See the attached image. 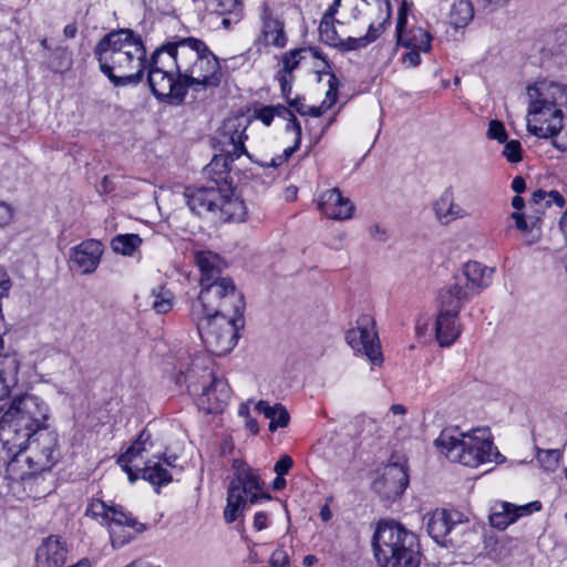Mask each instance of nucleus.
I'll return each mask as SVG.
<instances>
[{
	"instance_id": "6",
	"label": "nucleus",
	"mask_w": 567,
	"mask_h": 567,
	"mask_svg": "<svg viewBox=\"0 0 567 567\" xmlns=\"http://www.w3.org/2000/svg\"><path fill=\"white\" fill-rule=\"evenodd\" d=\"M374 557L381 567H419L416 536L393 519L380 520L372 538Z\"/></svg>"
},
{
	"instance_id": "7",
	"label": "nucleus",
	"mask_w": 567,
	"mask_h": 567,
	"mask_svg": "<svg viewBox=\"0 0 567 567\" xmlns=\"http://www.w3.org/2000/svg\"><path fill=\"white\" fill-rule=\"evenodd\" d=\"M435 445L450 461L468 467L497 462L501 457L491 433L485 429H475L467 433L445 429L435 440Z\"/></svg>"
},
{
	"instance_id": "12",
	"label": "nucleus",
	"mask_w": 567,
	"mask_h": 567,
	"mask_svg": "<svg viewBox=\"0 0 567 567\" xmlns=\"http://www.w3.org/2000/svg\"><path fill=\"white\" fill-rule=\"evenodd\" d=\"M10 453L16 458L23 457L33 474L51 470L59 457L58 434L48 427L30 435L28 442Z\"/></svg>"
},
{
	"instance_id": "32",
	"label": "nucleus",
	"mask_w": 567,
	"mask_h": 567,
	"mask_svg": "<svg viewBox=\"0 0 567 567\" xmlns=\"http://www.w3.org/2000/svg\"><path fill=\"white\" fill-rule=\"evenodd\" d=\"M247 207L244 200L235 197L228 186H224L223 200L218 205L217 217L225 221H244Z\"/></svg>"
},
{
	"instance_id": "47",
	"label": "nucleus",
	"mask_w": 567,
	"mask_h": 567,
	"mask_svg": "<svg viewBox=\"0 0 567 567\" xmlns=\"http://www.w3.org/2000/svg\"><path fill=\"white\" fill-rule=\"evenodd\" d=\"M293 461L289 455H282L275 464L274 471L278 476L286 475L292 467Z\"/></svg>"
},
{
	"instance_id": "63",
	"label": "nucleus",
	"mask_w": 567,
	"mask_h": 567,
	"mask_svg": "<svg viewBox=\"0 0 567 567\" xmlns=\"http://www.w3.org/2000/svg\"><path fill=\"white\" fill-rule=\"evenodd\" d=\"M246 427L252 433L257 434L259 432V425L258 422L252 419L251 416L246 419Z\"/></svg>"
},
{
	"instance_id": "58",
	"label": "nucleus",
	"mask_w": 567,
	"mask_h": 567,
	"mask_svg": "<svg viewBox=\"0 0 567 567\" xmlns=\"http://www.w3.org/2000/svg\"><path fill=\"white\" fill-rule=\"evenodd\" d=\"M341 0H334L333 3L328 8V10L324 12L321 19H336L334 16L337 14L339 7H340Z\"/></svg>"
},
{
	"instance_id": "22",
	"label": "nucleus",
	"mask_w": 567,
	"mask_h": 567,
	"mask_svg": "<svg viewBox=\"0 0 567 567\" xmlns=\"http://www.w3.org/2000/svg\"><path fill=\"white\" fill-rule=\"evenodd\" d=\"M395 45L406 50H420L427 53L432 49L433 35L421 27L406 29V11L401 8L396 18L395 25Z\"/></svg>"
},
{
	"instance_id": "2",
	"label": "nucleus",
	"mask_w": 567,
	"mask_h": 567,
	"mask_svg": "<svg viewBox=\"0 0 567 567\" xmlns=\"http://www.w3.org/2000/svg\"><path fill=\"white\" fill-rule=\"evenodd\" d=\"M100 71L115 86L136 84L143 78L146 51L140 37L131 29L106 33L94 47Z\"/></svg>"
},
{
	"instance_id": "60",
	"label": "nucleus",
	"mask_w": 567,
	"mask_h": 567,
	"mask_svg": "<svg viewBox=\"0 0 567 567\" xmlns=\"http://www.w3.org/2000/svg\"><path fill=\"white\" fill-rule=\"evenodd\" d=\"M548 197V192H545L543 189H537L532 194V200L535 204H539L542 202L546 203V199Z\"/></svg>"
},
{
	"instance_id": "54",
	"label": "nucleus",
	"mask_w": 567,
	"mask_h": 567,
	"mask_svg": "<svg viewBox=\"0 0 567 567\" xmlns=\"http://www.w3.org/2000/svg\"><path fill=\"white\" fill-rule=\"evenodd\" d=\"M290 107H293L300 115H307L308 106L303 103L302 99L296 97L287 101Z\"/></svg>"
},
{
	"instance_id": "28",
	"label": "nucleus",
	"mask_w": 567,
	"mask_h": 567,
	"mask_svg": "<svg viewBox=\"0 0 567 567\" xmlns=\"http://www.w3.org/2000/svg\"><path fill=\"white\" fill-rule=\"evenodd\" d=\"M68 548L60 536L50 535L38 547L37 567H63L66 563Z\"/></svg>"
},
{
	"instance_id": "41",
	"label": "nucleus",
	"mask_w": 567,
	"mask_h": 567,
	"mask_svg": "<svg viewBox=\"0 0 567 567\" xmlns=\"http://www.w3.org/2000/svg\"><path fill=\"white\" fill-rule=\"evenodd\" d=\"M486 135L489 140H495L499 143L506 142L507 138V132L505 130V126L498 120L489 121Z\"/></svg>"
},
{
	"instance_id": "8",
	"label": "nucleus",
	"mask_w": 567,
	"mask_h": 567,
	"mask_svg": "<svg viewBox=\"0 0 567 567\" xmlns=\"http://www.w3.org/2000/svg\"><path fill=\"white\" fill-rule=\"evenodd\" d=\"M147 81L156 99L173 104L184 102L186 90L183 79L177 75L175 53L171 50L169 43L153 53Z\"/></svg>"
},
{
	"instance_id": "38",
	"label": "nucleus",
	"mask_w": 567,
	"mask_h": 567,
	"mask_svg": "<svg viewBox=\"0 0 567 567\" xmlns=\"http://www.w3.org/2000/svg\"><path fill=\"white\" fill-rule=\"evenodd\" d=\"M153 302L152 308L157 313H167L172 310L174 305V295L168 289L161 287L158 290L152 291Z\"/></svg>"
},
{
	"instance_id": "26",
	"label": "nucleus",
	"mask_w": 567,
	"mask_h": 567,
	"mask_svg": "<svg viewBox=\"0 0 567 567\" xmlns=\"http://www.w3.org/2000/svg\"><path fill=\"white\" fill-rule=\"evenodd\" d=\"M318 209L328 218L347 220L353 216L354 205L339 188L322 192L317 199Z\"/></svg>"
},
{
	"instance_id": "9",
	"label": "nucleus",
	"mask_w": 567,
	"mask_h": 567,
	"mask_svg": "<svg viewBox=\"0 0 567 567\" xmlns=\"http://www.w3.org/2000/svg\"><path fill=\"white\" fill-rule=\"evenodd\" d=\"M234 477L227 489V504L224 509V518L230 524L238 519L247 502L255 504L260 498L269 496L262 493V483L252 468L241 460L233 462Z\"/></svg>"
},
{
	"instance_id": "31",
	"label": "nucleus",
	"mask_w": 567,
	"mask_h": 567,
	"mask_svg": "<svg viewBox=\"0 0 567 567\" xmlns=\"http://www.w3.org/2000/svg\"><path fill=\"white\" fill-rule=\"evenodd\" d=\"M336 23H339L337 19H321L319 24V34L320 40L323 43L332 48H337L340 51H353L365 48L364 45L352 43V41H357L358 38L347 37L343 39L339 35Z\"/></svg>"
},
{
	"instance_id": "24",
	"label": "nucleus",
	"mask_w": 567,
	"mask_h": 567,
	"mask_svg": "<svg viewBox=\"0 0 567 567\" xmlns=\"http://www.w3.org/2000/svg\"><path fill=\"white\" fill-rule=\"evenodd\" d=\"M197 393V406L207 414L221 413L228 405L230 388L223 379H213L212 382L200 389Z\"/></svg>"
},
{
	"instance_id": "33",
	"label": "nucleus",
	"mask_w": 567,
	"mask_h": 567,
	"mask_svg": "<svg viewBox=\"0 0 567 567\" xmlns=\"http://www.w3.org/2000/svg\"><path fill=\"white\" fill-rule=\"evenodd\" d=\"M0 367V400H3L19 382L20 359L17 354L6 355Z\"/></svg>"
},
{
	"instance_id": "37",
	"label": "nucleus",
	"mask_w": 567,
	"mask_h": 567,
	"mask_svg": "<svg viewBox=\"0 0 567 567\" xmlns=\"http://www.w3.org/2000/svg\"><path fill=\"white\" fill-rule=\"evenodd\" d=\"M309 53L319 56L317 51L311 48L293 49L285 53L282 56V69L279 72L291 75L292 71L298 68L299 63L306 59Z\"/></svg>"
},
{
	"instance_id": "10",
	"label": "nucleus",
	"mask_w": 567,
	"mask_h": 567,
	"mask_svg": "<svg viewBox=\"0 0 567 567\" xmlns=\"http://www.w3.org/2000/svg\"><path fill=\"white\" fill-rule=\"evenodd\" d=\"M153 447L152 435L147 430H143L134 443L123 453L117 463L124 472L127 473L131 482H135L141 473L142 478L153 485H163L172 481V475L158 460L147 458V454Z\"/></svg>"
},
{
	"instance_id": "18",
	"label": "nucleus",
	"mask_w": 567,
	"mask_h": 567,
	"mask_svg": "<svg viewBox=\"0 0 567 567\" xmlns=\"http://www.w3.org/2000/svg\"><path fill=\"white\" fill-rule=\"evenodd\" d=\"M194 261L200 271V292L204 290L217 287L227 288V290L237 291L230 278L221 277L223 270L226 268V262L210 250H198L194 254Z\"/></svg>"
},
{
	"instance_id": "42",
	"label": "nucleus",
	"mask_w": 567,
	"mask_h": 567,
	"mask_svg": "<svg viewBox=\"0 0 567 567\" xmlns=\"http://www.w3.org/2000/svg\"><path fill=\"white\" fill-rule=\"evenodd\" d=\"M218 12L220 14H231L237 20L241 10L238 0H217Z\"/></svg>"
},
{
	"instance_id": "46",
	"label": "nucleus",
	"mask_w": 567,
	"mask_h": 567,
	"mask_svg": "<svg viewBox=\"0 0 567 567\" xmlns=\"http://www.w3.org/2000/svg\"><path fill=\"white\" fill-rule=\"evenodd\" d=\"M277 79L280 84L282 96L288 101L289 94L291 93V83L293 81V76L290 74H285L281 72H278Z\"/></svg>"
},
{
	"instance_id": "45",
	"label": "nucleus",
	"mask_w": 567,
	"mask_h": 567,
	"mask_svg": "<svg viewBox=\"0 0 567 567\" xmlns=\"http://www.w3.org/2000/svg\"><path fill=\"white\" fill-rule=\"evenodd\" d=\"M288 554L282 546H279L270 557V564L274 567H285L288 565Z\"/></svg>"
},
{
	"instance_id": "40",
	"label": "nucleus",
	"mask_w": 567,
	"mask_h": 567,
	"mask_svg": "<svg viewBox=\"0 0 567 567\" xmlns=\"http://www.w3.org/2000/svg\"><path fill=\"white\" fill-rule=\"evenodd\" d=\"M503 155L509 163H518L523 159L522 145L517 140H511L505 143Z\"/></svg>"
},
{
	"instance_id": "17",
	"label": "nucleus",
	"mask_w": 567,
	"mask_h": 567,
	"mask_svg": "<svg viewBox=\"0 0 567 567\" xmlns=\"http://www.w3.org/2000/svg\"><path fill=\"white\" fill-rule=\"evenodd\" d=\"M427 534L443 547H453L457 543V534L463 529L461 515L457 512L435 509L424 516Z\"/></svg>"
},
{
	"instance_id": "48",
	"label": "nucleus",
	"mask_w": 567,
	"mask_h": 567,
	"mask_svg": "<svg viewBox=\"0 0 567 567\" xmlns=\"http://www.w3.org/2000/svg\"><path fill=\"white\" fill-rule=\"evenodd\" d=\"M299 146L300 143H297V138H295L293 145L285 148L284 154L277 158H274L269 165L272 167L281 165L284 162L290 158V156L299 148Z\"/></svg>"
},
{
	"instance_id": "36",
	"label": "nucleus",
	"mask_w": 567,
	"mask_h": 567,
	"mask_svg": "<svg viewBox=\"0 0 567 567\" xmlns=\"http://www.w3.org/2000/svg\"><path fill=\"white\" fill-rule=\"evenodd\" d=\"M141 244L142 239L136 234L117 235L111 241L112 249L124 256H132Z\"/></svg>"
},
{
	"instance_id": "21",
	"label": "nucleus",
	"mask_w": 567,
	"mask_h": 567,
	"mask_svg": "<svg viewBox=\"0 0 567 567\" xmlns=\"http://www.w3.org/2000/svg\"><path fill=\"white\" fill-rule=\"evenodd\" d=\"M542 509V503L534 501L524 505H515L505 501H497L491 507L489 523L499 530L506 529L520 517L532 515Z\"/></svg>"
},
{
	"instance_id": "59",
	"label": "nucleus",
	"mask_w": 567,
	"mask_h": 567,
	"mask_svg": "<svg viewBox=\"0 0 567 567\" xmlns=\"http://www.w3.org/2000/svg\"><path fill=\"white\" fill-rule=\"evenodd\" d=\"M369 230H370V235L373 238H377L380 240H383L385 238V230L382 229L380 225H372Z\"/></svg>"
},
{
	"instance_id": "27",
	"label": "nucleus",
	"mask_w": 567,
	"mask_h": 567,
	"mask_svg": "<svg viewBox=\"0 0 567 567\" xmlns=\"http://www.w3.org/2000/svg\"><path fill=\"white\" fill-rule=\"evenodd\" d=\"M247 126L248 121L243 117H231L224 122L220 130L224 140L220 142L225 146H230V150H226V152L231 162L246 153L244 142L247 138L245 134Z\"/></svg>"
},
{
	"instance_id": "57",
	"label": "nucleus",
	"mask_w": 567,
	"mask_h": 567,
	"mask_svg": "<svg viewBox=\"0 0 567 567\" xmlns=\"http://www.w3.org/2000/svg\"><path fill=\"white\" fill-rule=\"evenodd\" d=\"M272 110L275 116H279L285 120H287L289 116L293 114L289 107H286L284 105L272 106Z\"/></svg>"
},
{
	"instance_id": "23",
	"label": "nucleus",
	"mask_w": 567,
	"mask_h": 567,
	"mask_svg": "<svg viewBox=\"0 0 567 567\" xmlns=\"http://www.w3.org/2000/svg\"><path fill=\"white\" fill-rule=\"evenodd\" d=\"M409 484V475L403 465L392 463L373 483V488L385 499L400 497Z\"/></svg>"
},
{
	"instance_id": "35",
	"label": "nucleus",
	"mask_w": 567,
	"mask_h": 567,
	"mask_svg": "<svg viewBox=\"0 0 567 567\" xmlns=\"http://www.w3.org/2000/svg\"><path fill=\"white\" fill-rule=\"evenodd\" d=\"M474 10L470 0H455L451 11V23L456 28L466 25L473 18Z\"/></svg>"
},
{
	"instance_id": "16",
	"label": "nucleus",
	"mask_w": 567,
	"mask_h": 567,
	"mask_svg": "<svg viewBox=\"0 0 567 567\" xmlns=\"http://www.w3.org/2000/svg\"><path fill=\"white\" fill-rule=\"evenodd\" d=\"M346 340L354 351L367 355L372 364H381L380 342L375 330V322L371 316H361L357 321V327L347 332Z\"/></svg>"
},
{
	"instance_id": "51",
	"label": "nucleus",
	"mask_w": 567,
	"mask_h": 567,
	"mask_svg": "<svg viewBox=\"0 0 567 567\" xmlns=\"http://www.w3.org/2000/svg\"><path fill=\"white\" fill-rule=\"evenodd\" d=\"M514 220L515 227L520 231H527L529 229L528 221L525 215L520 212H513L509 216Z\"/></svg>"
},
{
	"instance_id": "56",
	"label": "nucleus",
	"mask_w": 567,
	"mask_h": 567,
	"mask_svg": "<svg viewBox=\"0 0 567 567\" xmlns=\"http://www.w3.org/2000/svg\"><path fill=\"white\" fill-rule=\"evenodd\" d=\"M526 188V182L522 176H516L512 182V189L518 195Z\"/></svg>"
},
{
	"instance_id": "55",
	"label": "nucleus",
	"mask_w": 567,
	"mask_h": 567,
	"mask_svg": "<svg viewBox=\"0 0 567 567\" xmlns=\"http://www.w3.org/2000/svg\"><path fill=\"white\" fill-rule=\"evenodd\" d=\"M268 517L264 512H258L254 516V527L257 530H262L267 527Z\"/></svg>"
},
{
	"instance_id": "5",
	"label": "nucleus",
	"mask_w": 567,
	"mask_h": 567,
	"mask_svg": "<svg viewBox=\"0 0 567 567\" xmlns=\"http://www.w3.org/2000/svg\"><path fill=\"white\" fill-rule=\"evenodd\" d=\"M50 409L47 402L33 394L13 399L0 419V440L8 452L22 446L30 435L48 429Z\"/></svg>"
},
{
	"instance_id": "4",
	"label": "nucleus",
	"mask_w": 567,
	"mask_h": 567,
	"mask_svg": "<svg viewBox=\"0 0 567 567\" xmlns=\"http://www.w3.org/2000/svg\"><path fill=\"white\" fill-rule=\"evenodd\" d=\"M527 131L538 138L558 136L563 130V107H567V87L540 81L527 87Z\"/></svg>"
},
{
	"instance_id": "11",
	"label": "nucleus",
	"mask_w": 567,
	"mask_h": 567,
	"mask_svg": "<svg viewBox=\"0 0 567 567\" xmlns=\"http://www.w3.org/2000/svg\"><path fill=\"white\" fill-rule=\"evenodd\" d=\"M86 515L106 525L113 547H121L145 530L131 513L120 505H107L101 499H93L86 507Z\"/></svg>"
},
{
	"instance_id": "61",
	"label": "nucleus",
	"mask_w": 567,
	"mask_h": 567,
	"mask_svg": "<svg viewBox=\"0 0 567 567\" xmlns=\"http://www.w3.org/2000/svg\"><path fill=\"white\" fill-rule=\"evenodd\" d=\"M327 110H329V109L328 107H323V102H322L320 106L308 107L307 109V111H308L307 115H310L312 117H318L322 113H324Z\"/></svg>"
},
{
	"instance_id": "30",
	"label": "nucleus",
	"mask_w": 567,
	"mask_h": 567,
	"mask_svg": "<svg viewBox=\"0 0 567 567\" xmlns=\"http://www.w3.org/2000/svg\"><path fill=\"white\" fill-rule=\"evenodd\" d=\"M433 209L436 219L443 225L471 216V213L466 208L454 202L451 190H445L435 200Z\"/></svg>"
},
{
	"instance_id": "64",
	"label": "nucleus",
	"mask_w": 567,
	"mask_h": 567,
	"mask_svg": "<svg viewBox=\"0 0 567 567\" xmlns=\"http://www.w3.org/2000/svg\"><path fill=\"white\" fill-rule=\"evenodd\" d=\"M319 516L320 518L323 520V522H328L331 519L332 517V512L329 507L328 504L323 505L321 508H320V513H319Z\"/></svg>"
},
{
	"instance_id": "15",
	"label": "nucleus",
	"mask_w": 567,
	"mask_h": 567,
	"mask_svg": "<svg viewBox=\"0 0 567 567\" xmlns=\"http://www.w3.org/2000/svg\"><path fill=\"white\" fill-rule=\"evenodd\" d=\"M464 303L439 292V311L435 321V337L441 347L452 346L462 333L460 311Z\"/></svg>"
},
{
	"instance_id": "49",
	"label": "nucleus",
	"mask_w": 567,
	"mask_h": 567,
	"mask_svg": "<svg viewBox=\"0 0 567 567\" xmlns=\"http://www.w3.org/2000/svg\"><path fill=\"white\" fill-rule=\"evenodd\" d=\"M287 121L288 122L286 125V130L288 132H293L295 138H297V143H300L301 136H302V128H301L300 122L297 120V117L293 114L291 116H289L287 118Z\"/></svg>"
},
{
	"instance_id": "1",
	"label": "nucleus",
	"mask_w": 567,
	"mask_h": 567,
	"mask_svg": "<svg viewBox=\"0 0 567 567\" xmlns=\"http://www.w3.org/2000/svg\"><path fill=\"white\" fill-rule=\"evenodd\" d=\"M243 296L224 287L204 290L190 303L189 317L209 352L215 355L229 353L237 343L243 327Z\"/></svg>"
},
{
	"instance_id": "19",
	"label": "nucleus",
	"mask_w": 567,
	"mask_h": 567,
	"mask_svg": "<svg viewBox=\"0 0 567 567\" xmlns=\"http://www.w3.org/2000/svg\"><path fill=\"white\" fill-rule=\"evenodd\" d=\"M223 192L224 187L214 179L207 185L186 187L184 198L192 213L198 216L212 213L217 216L218 205L223 200Z\"/></svg>"
},
{
	"instance_id": "53",
	"label": "nucleus",
	"mask_w": 567,
	"mask_h": 567,
	"mask_svg": "<svg viewBox=\"0 0 567 567\" xmlns=\"http://www.w3.org/2000/svg\"><path fill=\"white\" fill-rule=\"evenodd\" d=\"M555 204L558 207H563L565 205V199L563 195L558 190H549L548 197L546 199V206H550Z\"/></svg>"
},
{
	"instance_id": "34",
	"label": "nucleus",
	"mask_w": 567,
	"mask_h": 567,
	"mask_svg": "<svg viewBox=\"0 0 567 567\" xmlns=\"http://www.w3.org/2000/svg\"><path fill=\"white\" fill-rule=\"evenodd\" d=\"M255 410L264 414L266 419L270 420V432H276L279 427H286L289 424V413L280 403L270 405L267 401L260 400L255 404Z\"/></svg>"
},
{
	"instance_id": "44",
	"label": "nucleus",
	"mask_w": 567,
	"mask_h": 567,
	"mask_svg": "<svg viewBox=\"0 0 567 567\" xmlns=\"http://www.w3.org/2000/svg\"><path fill=\"white\" fill-rule=\"evenodd\" d=\"M421 53H423L422 51L420 50H408V52H405L402 58H401V61H402V64L404 68H416L421 64Z\"/></svg>"
},
{
	"instance_id": "13",
	"label": "nucleus",
	"mask_w": 567,
	"mask_h": 567,
	"mask_svg": "<svg viewBox=\"0 0 567 567\" xmlns=\"http://www.w3.org/2000/svg\"><path fill=\"white\" fill-rule=\"evenodd\" d=\"M493 274V268L477 261H467L454 276V282L440 291L465 305L492 284Z\"/></svg>"
},
{
	"instance_id": "20",
	"label": "nucleus",
	"mask_w": 567,
	"mask_h": 567,
	"mask_svg": "<svg viewBox=\"0 0 567 567\" xmlns=\"http://www.w3.org/2000/svg\"><path fill=\"white\" fill-rule=\"evenodd\" d=\"M210 365L212 360L205 354L196 355L189 362H179L176 382L185 383L189 393L197 394L203 386L217 379Z\"/></svg>"
},
{
	"instance_id": "39",
	"label": "nucleus",
	"mask_w": 567,
	"mask_h": 567,
	"mask_svg": "<svg viewBox=\"0 0 567 567\" xmlns=\"http://www.w3.org/2000/svg\"><path fill=\"white\" fill-rule=\"evenodd\" d=\"M536 457L544 470L555 471L559 465L561 453L557 449L538 450Z\"/></svg>"
},
{
	"instance_id": "14",
	"label": "nucleus",
	"mask_w": 567,
	"mask_h": 567,
	"mask_svg": "<svg viewBox=\"0 0 567 567\" xmlns=\"http://www.w3.org/2000/svg\"><path fill=\"white\" fill-rule=\"evenodd\" d=\"M353 18L362 19L368 24L364 35L358 37L359 45L368 47L378 40L390 24L391 4L389 0H358L353 8Z\"/></svg>"
},
{
	"instance_id": "50",
	"label": "nucleus",
	"mask_w": 567,
	"mask_h": 567,
	"mask_svg": "<svg viewBox=\"0 0 567 567\" xmlns=\"http://www.w3.org/2000/svg\"><path fill=\"white\" fill-rule=\"evenodd\" d=\"M274 117L272 106H264L256 113V118L260 120L267 126L271 124Z\"/></svg>"
},
{
	"instance_id": "25",
	"label": "nucleus",
	"mask_w": 567,
	"mask_h": 567,
	"mask_svg": "<svg viewBox=\"0 0 567 567\" xmlns=\"http://www.w3.org/2000/svg\"><path fill=\"white\" fill-rule=\"evenodd\" d=\"M103 245L95 239H87L71 249V268L82 275L95 271L103 255Z\"/></svg>"
},
{
	"instance_id": "52",
	"label": "nucleus",
	"mask_w": 567,
	"mask_h": 567,
	"mask_svg": "<svg viewBox=\"0 0 567 567\" xmlns=\"http://www.w3.org/2000/svg\"><path fill=\"white\" fill-rule=\"evenodd\" d=\"M13 216V209L12 207L0 200V226L7 225Z\"/></svg>"
},
{
	"instance_id": "3",
	"label": "nucleus",
	"mask_w": 567,
	"mask_h": 567,
	"mask_svg": "<svg viewBox=\"0 0 567 567\" xmlns=\"http://www.w3.org/2000/svg\"><path fill=\"white\" fill-rule=\"evenodd\" d=\"M169 48L175 53V69L186 92L205 94L220 85L219 61L202 40L184 38L169 42Z\"/></svg>"
},
{
	"instance_id": "43",
	"label": "nucleus",
	"mask_w": 567,
	"mask_h": 567,
	"mask_svg": "<svg viewBox=\"0 0 567 567\" xmlns=\"http://www.w3.org/2000/svg\"><path fill=\"white\" fill-rule=\"evenodd\" d=\"M338 97V79L336 75H331L329 79V89L326 93V99L323 100V107H332Z\"/></svg>"
},
{
	"instance_id": "62",
	"label": "nucleus",
	"mask_w": 567,
	"mask_h": 567,
	"mask_svg": "<svg viewBox=\"0 0 567 567\" xmlns=\"http://www.w3.org/2000/svg\"><path fill=\"white\" fill-rule=\"evenodd\" d=\"M64 37L68 39H73L78 33V27L75 23H70L64 27L63 30Z\"/></svg>"
},
{
	"instance_id": "29",
	"label": "nucleus",
	"mask_w": 567,
	"mask_h": 567,
	"mask_svg": "<svg viewBox=\"0 0 567 567\" xmlns=\"http://www.w3.org/2000/svg\"><path fill=\"white\" fill-rule=\"evenodd\" d=\"M259 17L262 22V34L266 43L284 48L287 43L284 22L275 16L272 9L267 3L261 4Z\"/></svg>"
}]
</instances>
